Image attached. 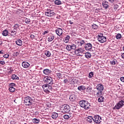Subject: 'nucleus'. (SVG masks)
Segmentation results:
<instances>
[{
	"label": "nucleus",
	"instance_id": "c85d7f7f",
	"mask_svg": "<svg viewBox=\"0 0 124 124\" xmlns=\"http://www.w3.org/2000/svg\"><path fill=\"white\" fill-rule=\"evenodd\" d=\"M19 28L20 25L18 24H16L14 25V30H15V31H18V29H19Z\"/></svg>",
	"mask_w": 124,
	"mask_h": 124
},
{
	"label": "nucleus",
	"instance_id": "7ed1b4c3",
	"mask_svg": "<svg viewBox=\"0 0 124 124\" xmlns=\"http://www.w3.org/2000/svg\"><path fill=\"white\" fill-rule=\"evenodd\" d=\"M98 41L100 43H104V42H106L107 41V39L106 37L103 36V33H99L98 35Z\"/></svg>",
	"mask_w": 124,
	"mask_h": 124
},
{
	"label": "nucleus",
	"instance_id": "f3484780",
	"mask_svg": "<svg viewBox=\"0 0 124 124\" xmlns=\"http://www.w3.org/2000/svg\"><path fill=\"white\" fill-rule=\"evenodd\" d=\"M43 89H47V90H52V86L49 84H46L43 85Z\"/></svg>",
	"mask_w": 124,
	"mask_h": 124
},
{
	"label": "nucleus",
	"instance_id": "9b49d317",
	"mask_svg": "<svg viewBox=\"0 0 124 124\" xmlns=\"http://www.w3.org/2000/svg\"><path fill=\"white\" fill-rule=\"evenodd\" d=\"M84 48L87 51H91L93 48V45L91 43H87L85 44Z\"/></svg>",
	"mask_w": 124,
	"mask_h": 124
},
{
	"label": "nucleus",
	"instance_id": "e433bc0d",
	"mask_svg": "<svg viewBox=\"0 0 124 124\" xmlns=\"http://www.w3.org/2000/svg\"><path fill=\"white\" fill-rule=\"evenodd\" d=\"M116 39H121V38H122V34H121L120 33H118L116 36Z\"/></svg>",
	"mask_w": 124,
	"mask_h": 124
},
{
	"label": "nucleus",
	"instance_id": "a18cd8bd",
	"mask_svg": "<svg viewBox=\"0 0 124 124\" xmlns=\"http://www.w3.org/2000/svg\"><path fill=\"white\" fill-rule=\"evenodd\" d=\"M44 92L46 93H50V91L48 90V89H47L46 88L43 89Z\"/></svg>",
	"mask_w": 124,
	"mask_h": 124
},
{
	"label": "nucleus",
	"instance_id": "f03ea898",
	"mask_svg": "<svg viewBox=\"0 0 124 124\" xmlns=\"http://www.w3.org/2000/svg\"><path fill=\"white\" fill-rule=\"evenodd\" d=\"M96 89L98 92L96 93V95L97 96H99V94H102V91L104 90V86H103V85L99 84L96 86Z\"/></svg>",
	"mask_w": 124,
	"mask_h": 124
},
{
	"label": "nucleus",
	"instance_id": "0eeeda50",
	"mask_svg": "<svg viewBox=\"0 0 124 124\" xmlns=\"http://www.w3.org/2000/svg\"><path fill=\"white\" fill-rule=\"evenodd\" d=\"M124 105V101L123 100L120 101L118 102L115 106L113 108L114 110H119L120 108H122Z\"/></svg>",
	"mask_w": 124,
	"mask_h": 124
},
{
	"label": "nucleus",
	"instance_id": "6e6d98bb",
	"mask_svg": "<svg viewBox=\"0 0 124 124\" xmlns=\"http://www.w3.org/2000/svg\"><path fill=\"white\" fill-rule=\"evenodd\" d=\"M108 1L111 2V3H113L115 1V0H108Z\"/></svg>",
	"mask_w": 124,
	"mask_h": 124
},
{
	"label": "nucleus",
	"instance_id": "cd10ccee",
	"mask_svg": "<svg viewBox=\"0 0 124 124\" xmlns=\"http://www.w3.org/2000/svg\"><path fill=\"white\" fill-rule=\"evenodd\" d=\"M54 3L56 5H61V4H62V1L61 0H55Z\"/></svg>",
	"mask_w": 124,
	"mask_h": 124
},
{
	"label": "nucleus",
	"instance_id": "13d9d810",
	"mask_svg": "<svg viewBox=\"0 0 124 124\" xmlns=\"http://www.w3.org/2000/svg\"><path fill=\"white\" fill-rule=\"evenodd\" d=\"M46 106L48 108H50V107H51V105L50 104L46 105Z\"/></svg>",
	"mask_w": 124,
	"mask_h": 124
},
{
	"label": "nucleus",
	"instance_id": "2eb2a0df",
	"mask_svg": "<svg viewBox=\"0 0 124 124\" xmlns=\"http://www.w3.org/2000/svg\"><path fill=\"white\" fill-rule=\"evenodd\" d=\"M102 5L105 9H107L109 7V4L107 1H104L102 2Z\"/></svg>",
	"mask_w": 124,
	"mask_h": 124
},
{
	"label": "nucleus",
	"instance_id": "ea45409f",
	"mask_svg": "<svg viewBox=\"0 0 124 124\" xmlns=\"http://www.w3.org/2000/svg\"><path fill=\"white\" fill-rule=\"evenodd\" d=\"M25 22L26 24H30V23H31V19L30 18H26Z\"/></svg>",
	"mask_w": 124,
	"mask_h": 124
},
{
	"label": "nucleus",
	"instance_id": "5701e85b",
	"mask_svg": "<svg viewBox=\"0 0 124 124\" xmlns=\"http://www.w3.org/2000/svg\"><path fill=\"white\" fill-rule=\"evenodd\" d=\"M70 36L69 35H67L65 38H64L63 41L65 43H68Z\"/></svg>",
	"mask_w": 124,
	"mask_h": 124
},
{
	"label": "nucleus",
	"instance_id": "603ef678",
	"mask_svg": "<svg viewBox=\"0 0 124 124\" xmlns=\"http://www.w3.org/2000/svg\"><path fill=\"white\" fill-rule=\"evenodd\" d=\"M48 32H49V31H45L44 32V33H43V34L44 35H45V34H46V33H48Z\"/></svg>",
	"mask_w": 124,
	"mask_h": 124
},
{
	"label": "nucleus",
	"instance_id": "6ab92c4d",
	"mask_svg": "<svg viewBox=\"0 0 124 124\" xmlns=\"http://www.w3.org/2000/svg\"><path fill=\"white\" fill-rule=\"evenodd\" d=\"M77 99V96L75 94H72L70 96L69 99L71 101H74L75 99Z\"/></svg>",
	"mask_w": 124,
	"mask_h": 124
},
{
	"label": "nucleus",
	"instance_id": "473e14b6",
	"mask_svg": "<svg viewBox=\"0 0 124 124\" xmlns=\"http://www.w3.org/2000/svg\"><path fill=\"white\" fill-rule=\"evenodd\" d=\"M16 90V89L13 87H10L9 88V91L10 93H14Z\"/></svg>",
	"mask_w": 124,
	"mask_h": 124
},
{
	"label": "nucleus",
	"instance_id": "f8f14e48",
	"mask_svg": "<svg viewBox=\"0 0 124 124\" xmlns=\"http://www.w3.org/2000/svg\"><path fill=\"white\" fill-rule=\"evenodd\" d=\"M56 33L58 35V36H61L62 34V29L61 28H58L56 30Z\"/></svg>",
	"mask_w": 124,
	"mask_h": 124
},
{
	"label": "nucleus",
	"instance_id": "4d7b16f0",
	"mask_svg": "<svg viewBox=\"0 0 124 124\" xmlns=\"http://www.w3.org/2000/svg\"><path fill=\"white\" fill-rule=\"evenodd\" d=\"M87 90H89V92H91V91H92V88L91 87H88L87 88Z\"/></svg>",
	"mask_w": 124,
	"mask_h": 124
},
{
	"label": "nucleus",
	"instance_id": "de8ad7c7",
	"mask_svg": "<svg viewBox=\"0 0 124 124\" xmlns=\"http://www.w3.org/2000/svg\"><path fill=\"white\" fill-rule=\"evenodd\" d=\"M57 76L59 78H62V74L61 73H59L57 74Z\"/></svg>",
	"mask_w": 124,
	"mask_h": 124
},
{
	"label": "nucleus",
	"instance_id": "864d4df0",
	"mask_svg": "<svg viewBox=\"0 0 124 124\" xmlns=\"http://www.w3.org/2000/svg\"><path fill=\"white\" fill-rule=\"evenodd\" d=\"M18 55H19V53H18V52H16L14 53V56H15L16 57H17Z\"/></svg>",
	"mask_w": 124,
	"mask_h": 124
},
{
	"label": "nucleus",
	"instance_id": "20e7f679",
	"mask_svg": "<svg viewBox=\"0 0 124 124\" xmlns=\"http://www.w3.org/2000/svg\"><path fill=\"white\" fill-rule=\"evenodd\" d=\"M62 113H68L70 111V106L68 105H63L61 108Z\"/></svg>",
	"mask_w": 124,
	"mask_h": 124
},
{
	"label": "nucleus",
	"instance_id": "4468645a",
	"mask_svg": "<svg viewBox=\"0 0 124 124\" xmlns=\"http://www.w3.org/2000/svg\"><path fill=\"white\" fill-rule=\"evenodd\" d=\"M22 65L24 68H28V67H30V64L27 62H23Z\"/></svg>",
	"mask_w": 124,
	"mask_h": 124
},
{
	"label": "nucleus",
	"instance_id": "3c124183",
	"mask_svg": "<svg viewBox=\"0 0 124 124\" xmlns=\"http://www.w3.org/2000/svg\"><path fill=\"white\" fill-rule=\"evenodd\" d=\"M121 81L122 82H123V83H124V77H122L120 78Z\"/></svg>",
	"mask_w": 124,
	"mask_h": 124
},
{
	"label": "nucleus",
	"instance_id": "dca6fc26",
	"mask_svg": "<svg viewBox=\"0 0 124 124\" xmlns=\"http://www.w3.org/2000/svg\"><path fill=\"white\" fill-rule=\"evenodd\" d=\"M43 72L44 74H45V75H50L51 74V72L52 71L48 69H45L43 71Z\"/></svg>",
	"mask_w": 124,
	"mask_h": 124
},
{
	"label": "nucleus",
	"instance_id": "5fc2aeb1",
	"mask_svg": "<svg viewBox=\"0 0 124 124\" xmlns=\"http://www.w3.org/2000/svg\"><path fill=\"white\" fill-rule=\"evenodd\" d=\"M121 58H122V59H123V60H124V52L122 54V55H121Z\"/></svg>",
	"mask_w": 124,
	"mask_h": 124
},
{
	"label": "nucleus",
	"instance_id": "39448f33",
	"mask_svg": "<svg viewBox=\"0 0 124 124\" xmlns=\"http://www.w3.org/2000/svg\"><path fill=\"white\" fill-rule=\"evenodd\" d=\"M24 102L26 105L30 106L32 104V99L30 96H27L25 98Z\"/></svg>",
	"mask_w": 124,
	"mask_h": 124
},
{
	"label": "nucleus",
	"instance_id": "b1692460",
	"mask_svg": "<svg viewBox=\"0 0 124 124\" xmlns=\"http://www.w3.org/2000/svg\"><path fill=\"white\" fill-rule=\"evenodd\" d=\"M110 63L111 65H116V64L118 63V61H117L116 59H114L112 61H111L110 62Z\"/></svg>",
	"mask_w": 124,
	"mask_h": 124
},
{
	"label": "nucleus",
	"instance_id": "8fccbe9b",
	"mask_svg": "<svg viewBox=\"0 0 124 124\" xmlns=\"http://www.w3.org/2000/svg\"><path fill=\"white\" fill-rule=\"evenodd\" d=\"M30 38H31V39H32H32H33V38H34V35H33V34H31V35H30Z\"/></svg>",
	"mask_w": 124,
	"mask_h": 124
},
{
	"label": "nucleus",
	"instance_id": "58836bf2",
	"mask_svg": "<svg viewBox=\"0 0 124 124\" xmlns=\"http://www.w3.org/2000/svg\"><path fill=\"white\" fill-rule=\"evenodd\" d=\"M93 72H91L89 75H88V77L90 78H93Z\"/></svg>",
	"mask_w": 124,
	"mask_h": 124
},
{
	"label": "nucleus",
	"instance_id": "680f3d73",
	"mask_svg": "<svg viewBox=\"0 0 124 124\" xmlns=\"http://www.w3.org/2000/svg\"><path fill=\"white\" fill-rule=\"evenodd\" d=\"M71 82H72V84H74V79H72L71 80Z\"/></svg>",
	"mask_w": 124,
	"mask_h": 124
},
{
	"label": "nucleus",
	"instance_id": "72a5a7b5",
	"mask_svg": "<svg viewBox=\"0 0 124 124\" xmlns=\"http://www.w3.org/2000/svg\"><path fill=\"white\" fill-rule=\"evenodd\" d=\"M45 55H46V57L49 58V57H51V52H50V51H46L45 52Z\"/></svg>",
	"mask_w": 124,
	"mask_h": 124
},
{
	"label": "nucleus",
	"instance_id": "bf43d9fd",
	"mask_svg": "<svg viewBox=\"0 0 124 124\" xmlns=\"http://www.w3.org/2000/svg\"><path fill=\"white\" fill-rule=\"evenodd\" d=\"M67 81H68L67 79H64L63 82L65 84V83H67Z\"/></svg>",
	"mask_w": 124,
	"mask_h": 124
},
{
	"label": "nucleus",
	"instance_id": "c9c22d12",
	"mask_svg": "<svg viewBox=\"0 0 124 124\" xmlns=\"http://www.w3.org/2000/svg\"><path fill=\"white\" fill-rule=\"evenodd\" d=\"M33 123H35V124H38L40 121L39 119H37L36 118H34L32 120Z\"/></svg>",
	"mask_w": 124,
	"mask_h": 124
},
{
	"label": "nucleus",
	"instance_id": "f704fd0d",
	"mask_svg": "<svg viewBox=\"0 0 124 124\" xmlns=\"http://www.w3.org/2000/svg\"><path fill=\"white\" fill-rule=\"evenodd\" d=\"M77 48V46H76V45L72 44L71 45V50H76V49Z\"/></svg>",
	"mask_w": 124,
	"mask_h": 124
},
{
	"label": "nucleus",
	"instance_id": "49530a36",
	"mask_svg": "<svg viewBox=\"0 0 124 124\" xmlns=\"http://www.w3.org/2000/svg\"><path fill=\"white\" fill-rule=\"evenodd\" d=\"M118 8H119V6L118 5H115L114 6V10H117Z\"/></svg>",
	"mask_w": 124,
	"mask_h": 124
},
{
	"label": "nucleus",
	"instance_id": "393cba45",
	"mask_svg": "<svg viewBox=\"0 0 124 124\" xmlns=\"http://www.w3.org/2000/svg\"><path fill=\"white\" fill-rule=\"evenodd\" d=\"M8 33H9V32L8 31V30H4L2 33V34L3 36H7L8 35Z\"/></svg>",
	"mask_w": 124,
	"mask_h": 124
},
{
	"label": "nucleus",
	"instance_id": "a19ab883",
	"mask_svg": "<svg viewBox=\"0 0 124 124\" xmlns=\"http://www.w3.org/2000/svg\"><path fill=\"white\" fill-rule=\"evenodd\" d=\"M92 28H93V30H95V29H97L98 28V26L97 25H96V24H93L92 25Z\"/></svg>",
	"mask_w": 124,
	"mask_h": 124
},
{
	"label": "nucleus",
	"instance_id": "f257e3e1",
	"mask_svg": "<svg viewBox=\"0 0 124 124\" xmlns=\"http://www.w3.org/2000/svg\"><path fill=\"white\" fill-rule=\"evenodd\" d=\"M79 104L80 107L84 108L85 110H88V109H90V106H91L90 103L86 100H81L79 101Z\"/></svg>",
	"mask_w": 124,
	"mask_h": 124
},
{
	"label": "nucleus",
	"instance_id": "aec40b11",
	"mask_svg": "<svg viewBox=\"0 0 124 124\" xmlns=\"http://www.w3.org/2000/svg\"><path fill=\"white\" fill-rule=\"evenodd\" d=\"M72 117V113H68V114H65L63 116V118L65 120H68V119H70Z\"/></svg>",
	"mask_w": 124,
	"mask_h": 124
},
{
	"label": "nucleus",
	"instance_id": "1a4fd4ad",
	"mask_svg": "<svg viewBox=\"0 0 124 124\" xmlns=\"http://www.w3.org/2000/svg\"><path fill=\"white\" fill-rule=\"evenodd\" d=\"M93 120L94 123L100 124L101 122V117L99 115H95L94 116Z\"/></svg>",
	"mask_w": 124,
	"mask_h": 124
},
{
	"label": "nucleus",
	"instance_id": "69168bd1",
	"mask_svg": "<svg viewBox=\"0 0 124 124\" xmlns=\"http://www.w3.org/2000/svg\"><path fill=\"white\" fill-rule=\"evenodd\" d=\"M16 100H14V102H16Z\"/></svg>",
	"mask_w": 124,
	"mask_h": 124
},
{
	"label": "nucleus",
	"instance_id": "423d86ee",
	"mask_svg": "<svg viewBox=\"0 0 124 124\" xmlns=\"http://www.w3.org/2000/svg\"><path fill=\"white\" fill-rule=\"evenodd\" d=\"M44 82L48 83L49 85H53V78L50 76H46L43 78Z\"/></svg>",
	"mask_w": 124,
	"mask_h": 124
},
{
	"label": "nucleus",
	"instance_id": "09e8293b",
	"mask_svg": "<svg viewBox=\"0 0 124 124\" xmlns=\"http://www.w3.org/2000/svg\"><path fill=\"white\" fill-rule=\"evenodd\" d=\"M0 64L2 65H4V64H5V62H4V61H0Z\"/></svg>",
	"mask_w": 124,
	"mask_h": 124
},
{
	"label": "nucleus",
	"instance_id": "2f4dec72",
	"mask_svg": "<svg viewBox=\"0 0 124 124\" xmlns=\"http://www.w3.org/2000/svg\"><path fill=\"white\" fill-rule=\"evenodd\" d=\"M11 33L10 34L12 35V36H15L16 35V33H17V31H10Z\"/></svg>",
	"mask_w": 124,
	"mask_h": 124
},
{
	"label": "nucleus",
	"instance_id": "4c0bfd02",
	"mask_svg": "<svg viewBox=\"0 0 124 124\" xmlns=\"http://www.w3.org/2000/svg\"><path fill=\"white\" fill-rule=\"evenodd\" d=\"M66 49L67 51H70L71 50V46L70 45H67L66 46Z\"/></svg>",
	"mask_w": 124,
	"mask_h": 124
},
{
	"label": "nucleus",
	"instance_id": "37998d69",
	"mask_svg": "<svg viewBox=\"0 0 124 124\" xmlns=\"http://www.w3.org/2000/svg\"><path fill=\"white\" fill-rule=\"evenodd\" d=\"M15 86H16V84H15V83H10L9 84V87H15Z\"/></svg>",
	"mask_w": 124,
	"mask_h": 124
},
{
	"label": "nucleus",
	"instance_id": "052dcab7",
	"mask_svg": "<svg viewBox=\"0 0 124 124\" xmlns=\"http://www.w3.org/2000/svg\"><path fill=\"white\" fill-rule=\"evenodd\" d=\"M69 23L70 24V25H72L73 24V22H72L71 20H69Z\"/></svg>",
	"mask_w": 124,
	"mask_h": 124
},
{
	"label": "nucleus",
	"instance_id": "bb28decb",
	"mask_svg": "<svg viewBox=\"0 0 124 124\" xmlns=\"http://www.w3.org/2000/svg\"><path fill=\"white\" fill-rule=\"evenodd\" d=\"M54 39H55V37L53 35H51L48 38L47 40L49 42H51V41H53Z\"/></svg>",
	"mask_w": 124,
	"mask_h": 124
},
{
	"label": "nucleus",
	"instance_id": "a211bd4d",
	"mask_svg": "<svg viewBox=\"0 0 124 124\" xmlns=\"http://www.w3.org/2000/svg\"><path fill=\"white\" fill-rule=\"evenodd\" d=\"M86 120L88 122V123H89V124H92V123H93V116H88L86 117Z\"/></svg>",
	"mask_w": 124,
	"mask_h": 124
},
{
	"label": "nucleus",
	"instance_id": "412c9836",
	"mask_svg": "<svg viewBox=\"0 0 124 124\" xmlns=\"http://www.w3.org/2000/svg\"><path fill=\"white\" fill-rule=\"evenodd\" d=\"M59 117V114L57 112H53L51 115V117L53 120H56Z\"/></svg>",
	"mask_w": 124,
	"mask_h": 124
},
{
	"label": "nucleus",
	"instance_id": "c03bdc74",
	"mask_svg": "<svg viewBox=\"0 0 124 124\" xmlns=\"http://www.w3.org/2000/svg\"><path fill=\"white\" fill-rule=\"evenodd\" d=\"M3 57L5 59H8V58H9V54H6L4 55Z\"/></svg>",
	"mask_w": 124,
	"mask_h": 124
},
{
	"label": "nucleus",
	"instance_id": "79ce46f5",
	"mask_svg": "<svg viewBox=\"0 0 124 124\" xmlns=\"http://www.w3.org/2000/svg\"><path fill=\"white\" fill-rule=\"evenodd\" d=\"M78 43L80 44L81 46H82V45H83V44H85V41L81 40L80 41V42H78Z\"/></svg>",
	"mask_w": 124,
	"mask_h": 124
},
{
	"label": "nucleus",
	"instance_id": "9d476101",
	"mask_svg": "<svg viewBox=\"0 0 124 124\" xmlns=\"http://www.w3.org/2000/svg\"><path fill=\"white\" fill-rule=\"evenodd\" d=\"M46 16L48 17H52L55 15V13L54 11L51 10H47L46 12L45 13Z\"/></svg>",
	"mask_w": 124,
	"mask_h": 124
},
{
	"label": "nucleus",
	"instance_id": "7c9ffc66",
	"mask_svg": "<svg viewBox=\"0 0 124 124\" xmlns=\"http://www.w3.org/2000/svg\"><path fill=\"white\" fill-rule=\"evenodd\" d=\"M85 57L87 58V59H90L92 57V55L90 52H86L85 53Z\"/></svg>",
	"mask_w": 124,
	"mask_h": 124
},
{
	"label": "nucleus",
	"instance_id": "a878e982",
	"mask_svg": "<svg viewBox=\"0 0 124 124\" xmlns=\"http://www.w3.org/2000/svg\"><path fill=\"white\" fill-rule=\"evenodd\" d=\"M78 91H85L86 90V87L83 85L79 86L78 87Z\"/></svg>",
	"mask_w": 124,
	"mask_h": 124
},
{
	"label": "nucleus",
	"instance_id": "0e129e2a",
	"mask_svg": "<svg viewBox=\"0 0 124 124\" xmlns=\"http://www.w3.org/2000/svg\"><path fill=\"white\" fill-rule=\"evenodd\" d=\"M123 51H124V46L123 47Z\"/></svg>",
	"mask_w": 124,
	"mask_h": 124
},
{
	"label": "nucleus",
	"instance_id": "4be33fe9",
	"mask_svg": "<svg viewBox=\"0 0 124 124\" xmlns=\"http://www.w3.org/2000/svg\"><path fill=\"white\" fill-rule=\"evenodd\" d=\"M16 43L18 46H22L23 45V42L20 39H17L16 41Z\"/></svg>",
	"mask_w": 124,
	"mask_h": 124
},
{
	"label": "nucleus",
	"instance_id": "ddd939ff",
	"mask_svg": "<svg viewBox=\"0 0 124 124\" xmlns=\"http://www.w3.org/2000/svg\"><path fill=\"white\" fill-rule=\"evenodd\" d=\"M98 98V101L100 103L104 102V100H105V98L103 96H101V94H99V96H97Z\"/></svg>",
	"mask_w": 124,
	"mask_h": 124
},
{
	"label": "nucleus",
	"instance_id": "c756f323",
	"mask_svg": "<svg viewBox=\"0 0 124 124\" xmlns=\"http://www.w3.org/2000/svg\"><path fill=\"white\" fill-rule=\"evenodd\" d=\"M11 78L13 79V80H19V77H18V76L15 74L13 75Z\"/></svg>",
	"mask_w": 124,
	"mask_h": 124
},
{
	"label": "nucleus",
	"instance_id": "e2e57ef3",
	"mask_svg": "<svg viewBox=\"0 0 124 124\" xmlns=\"http://www.w3.org/2000/svg\"><path fill=\"white\" fill-rule=\"evenodd\" d=\"M0 54H3V52H1V51H0Z\"/></svg>",
	"mask_w": 124,
	"mask_h": 124
},
{
	"label": "nucleus",
	"instance_id": "6e6552de",
	"mask_svg": "<svg viewBox=\"0 0 124 124\" xmlns=\"http://www.w3.org/2000/svg\"><path fill=\"white\" fill-rule=\"evenodd\" d=\"M85 49L83 48H79L78 49H77L75 51V54L77 55V56L82 57L83 54H85Z\"/></svg>",
	"mask_w": 124,
	"mask_h": 124
}]
</instances>
